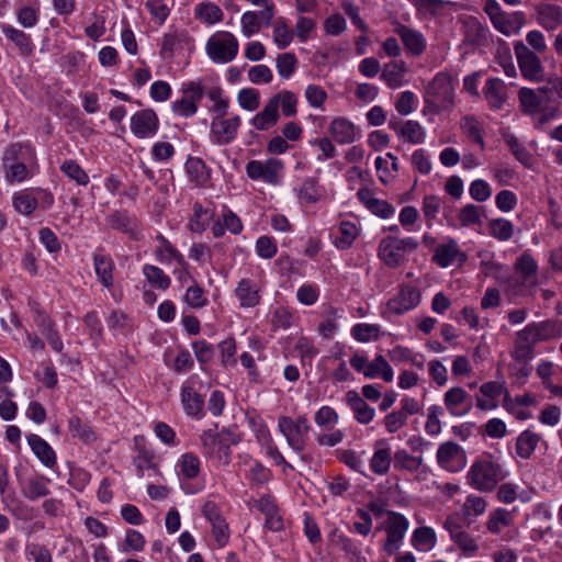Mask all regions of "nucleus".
Wrapping results in <instances>:
<instances>
[{
	"instance_id": "f257e3e1",
	"label": "nucleus",
	"mask_w": 562,
	"mask_h": 562,
	"mask_svg": "<svg viewBox=\"0 0 562 562\" xmlns=\"http://www.w3.org/2000/svg\"><path fill=\"white\" fill-rule=\"evenodd\" d=\"M297 103L299 98L294 92L281 90L268 100L263 109L250 120V124L258 131H267L278 123L279 109L285 117L295 116Z\"/></svg>"
},
{
	"instance_id": "f03ea898",
	"label": "nucleus",
	"mask_w": 562,
	"mask_h": 562,
	"mask_svg": "<svg viewBox=\"0 0 562 562\" xmlns=\"http://www.w3.org/2000/svg\"><path fill=\"white\" fill-rule=\"evenodd\" d=\"M505 476L501 464L491 454H484L473 462L467 474V480L475 490L491 492Z\"/></svg>"
},
{
	"instance_id": "7ed1b4c3",
	"label": "nucleus",
	"mask_w": 562,
	"mask_h": 562,
	"mask_svg": "<svg viewBox=\"0 0 562 562\" xmlns=\"http://www.w3.org/2000/svg\"><path fill=\"white\" fill-rule=\"evenodd\" d=\"M453 104L454 87L452 77L447 72H439L426 88L424 111L439 114L443 111H450Z\"/></svg>"
},
{
	"instance_id": "20e7f679",
	"label": "nucleus",
	"mask_w": 562,
	"mask_h": 562,
	"mask_svg": "<svg viewBox=\"0 0 562 562\" xmlns=\"http://www.w3.org/2000/svg\"><path fill=\"white\" fill-rule=\"evenodd\" d=\"M205 50L213 63L227 64L236 58L239 43L231 32L221 31L207 40Z\"/></svg>"
},
{
	"instance_id": "39448f33",
	"label": "nucleus",
	"mask_w": 562,
	"mask_h": 562,
	"mask_svg": "<svg viewBox=\"0 0 562 562\" xmlns=\"http://www.w3.org/2000/svg\"><path fill=\"white\" fill-rule=\"evenodd\" d=\"M418 243L412 238L387 236L380 241L379 258L390 268H396L405 261L406 252L414 251Z\"/></svg>"
},
{
	"instance_id": "423d86ee",
	"label": "nucleus",
	"mask_w": 562,
	"mask_h": 562,
	"mask_svg": "<svg viewBox=\"0 0 562 562\" xmlns=\"http://www.w3.org/2000/svg\"><path fill=\"white\" fill-rule=\"evenodd\" d=\"M555 87L551 81H547V85L538 88L537 90L529 89V110L531 108H538V111L532 112V119L535 124L542 125L558 112V106L550 105L551 99L555 95Z\"/></svg>"
},
{
	"instance_id": "0eeeda50",
	"label": "nucleus",
	"mask_w": 562,
	"mask_h": 562,
	"mask_svg": "<svg viewBox=\"0 0 562 562\" xmlns=\"http://www.w3.org/2000/svg\"><path fill=\"white\" fill-rule=\"evenodd\" d=\"M496 279L510 295H525L527 281V254H522L513 269L496 267Z\"/></svg>"
},
{
	"instance_id": "6e6552de",
	"label": "nucleus",
	"mask_w": 562,
	"mask_h": 562,
	"mask_svg": "<svg viewBox=\"0 0 562 562\" xmlns=\"http://www.w3.org/2000/svg\"><path fill=\"white\" fill-rule=\"evenodd\" d=\"M33 151L30 146L22 144L11 145L3 155V167L7 176H25L33 173L31 162Z\"/></svg>"
},
{
	"instance_id": "1a4fd4ad",
	"label": "nucleus",
	"mask_w": 562,
	"mask_h": 562,
	"mask_svg": "<svg viewBox=\"0 0 562 562\" xmlns=\"http://www.w3.org/2000/svg\"><path fill=\"white\" fill-rule=\"evenodd\" d=\"M409 522L407 518L396 512H387V520L385 522L386 540L383 550L389 554H395L402 546V541L408 530Z\"/></svg>"
},
{
	"instance_id": "9d476101",
	"label": "nucleus",
	"mask_w": 562,
	"mask_h": 562,
	"mask_svg": "<svg viewBox=\"0 0 562 562\" xmlns=\"http://www.w3.org/2000/svg\"><path fill=\"white\" fill-rule=\"evenodd\" d=\"M436 457L438 464L450 472H457L465 464V452L453 441L441 443L437 450Z\"/></svg>"
},
{
	"instance_id": "9b49d317",
	"label": "nucleus",
	"mask_w": 562,
	"mask_h": 562,
	"mask_svg": "<svg viewBox=\"0 0 562 562\" xmlns=\"http://www.w3.org/2000/svg\"><path fill=\"white\" fill-rule=\"evenodd\" d=\"M200 439L206 454L216 458L223 464L231 462V442L227 439L212 430L203 431Z\"/></svg>"
},
{
	"instance_id": "f8f14e48",
	"label": "nucleus",
	"mask_w": 562,
	"mask_h": 562,
	"mask_svg": "<svg viewBox=\"0 0 562 562\" xmlns=\"http://www.w3.org/2000/svg\"><path fill=\"white\" fill-rule=\"evenodd\" d=\"M158 127V116L151 109L137 111L131 117V131L138 138L153 137Z\"/></svg>"
},
{
	"instance_id": "ddd939ff",
	"label": "nucleus",
	"mask_w": 562,
	"mask_h": 562,
	"mask_svg": "<svg viewBox=\"0 0 562 562\" xmlns=\"http://www.w3.org/2000/svg\"><path fill=\"white\" fill-rule=\"evenodd\" d=\"M241 120L238 115L229 119H213L211 123V136L218 145H227L232 143L240 127Z\"/></svg>"
},
{
	"instance_id": "4468645a",
	"label": "nucleus",
	"mask_w": 562,
	"mask_h": 562,
	"mask_svg": "<svg viewBox=\"0 0 562 562\" xmlns=\"http://www.w3.org/2000/svg\"><path fill=\"white\" fill-rule=\"evenodd\" d=\"M419 302V290L413 285H403L398 294L395 297L389 300L386 306L389 312L401 315L416 307Z\"/></svg>"
},
{
	"instance_id": "2eb2a0df",
	"label": "nucleus",
	"mask_w": 562,
	"mask_h": 562,
	"mask_svg": "<svg viewBox=\"0 0 562 562\" xmlns=\"http://www.w3.org/2000/svg\"><path fill=\"white\" fill-rule=\"evenodd\" d=\"M443 403L452 416L467 415L473 407L472 396L460 386L448 390L443 396Z\"/></svg>"
},
{
	"instance_id": "dca6fc26",
	"label": "nucleus",
	"mask_w": 562,
	"mask_h": 562,
	"mask_svg": "<svg viewBox=\"0 0 562 562\" xmlns=\"http://www.w3.org/2000/svg\"><path fill=\"white\" fill-rule=\"evenodd\" d=\"M445 529L449 532L453 542L462 550L467 555L474 554L479 546L474 538L465 532L461 525L457 522L453 517H448L443 524Z\"/></svg>"
},
{
	"instance_id": "f3484780",
	"label": "nucleus",
	"mask_w": 562,
	"mask_h": 562,
	"mask_svg": "<svg viewBox=\"0 0 562 562\" xmlns=\"http://www.w3.org/2000/svg\"><path fill=\"white\" fill-rule=\"evenodd\" d=\"M359 201L374 215L387 218L394 214L395 209L385 200L375 198L374 191L368 187L358 190Z\"/></svg>"
},
{
	"instance_id": "a211bd4d",
	"label": "nucleus",
	"mask_w": 562,
	"mask_h": 562,
	"mask_svg": "<svg viewBox=\"0 0 562 562\" xmlns=\"http://www.w3.org/2000/svg\"><path fill=\"white\" fill-rule=\"evenodd\" d=\"M456 259L465 261L467 255L460 250L458 243L452 238L447 243L438 245L432 256V261L441 268L449 267Z\"/></svg>"
},
{
	"instance_id": "6ab92c4d",
	"label": "nucleus",
	"mask_w": 562,
	"mask_h": 562,
	"mask_svg": "<svg viewBox=\"0 0 562 562\" xmlns=\"http://www.w3.org/2000/svg\"><path fill=\"white\" fill-rule=\"evenodd\" d=\"M278 427L293 450L299 452L304 450L307 435L294 425V419L281 416L278 419Z\"/></svg>"
},
{
	"instance_id": "aec40b11",
	"label": "nucleus",
	"mask_w": 562,
	"mask_h": 562,
	"mask_svg": "<svg viewBox=\"0 0 562 562\" xmlns=\"http://www.w3.org/2000/svg\"><path fill=\"white\" fill-rule=\"evenodd\" d=\"M396 32L409 54L419 56L425 52L426 40L419 31L401 25Z\"/></svg>"
},
{
	"instance_id": "412c9836",
	"label": "nucleus",
	"mask_w": 562,
	"mask_h": 562,
	"mask_svg": "<svg viewBox=\"0 0 562 562\" xmlns=\"http://www.w3.org/2000/svg\"><path fill=\"white\" fill-rule=\"evenodd\" d=\"M93 266L101 284L106 289H111L113 286V271L115 268L113 259L109 255L94 252Z\"/></svg>"
},
{
	"instance_id": "4be33fe9",
	"label": "nucleus",
	"mask_w": 562,
	"mask_h": 562,
	"mask_svg": "<svg viewBox=\"0 0 562 562\" xmlns=\"http://www.w3.org/2000/svg\"><path fill=\"white\" fill-rule=\"evenodd\" d=\"M562 336V324L554 321H546L529 325V337L535 341H544Z\"/></svg>"
},
{
	"instance_id": "5701e85b",
	"label": "nucleus",
	"mask_w": 562,
	"mask_h": 562,
	"mask_svg": "<svg viewBox=\"0 0 562 562\" xmlns=\"http://www.w3.org/2000/svg\"><path fill=\"white\" fill-rule=\"evenodd\" d=\"M346 402L355 413L356 419L360 424H369L374 417V409L370 407L357 391L346 393Z\"/></svg>"
},
{
	"instance_id": "b1692460",
	"label": "nucleus",
	"mask_w": 562,
	"mask_h": 562,
	"mask_svg": "<svg viewBox=\"0 0 562 562\" xmlns=\"http://www.w3.org/2000/svg\"><path fill=\"white\" fill-rule=\"evenodd\" d=\"M181 403L188 415L198 418L203 416L204 398L192 386L181 387Z\"/></svg>"
},
{
	"instance_id": "393cba45",
	"label": "nucleus",
	"mask_w": 562,
	"mask_h": 562,
	"mask_svg": "<svg viewBox=\"0 0 562 562\" xmlns=\"http://www.w3.org/2000/svg\"><path fill=\"white\" fill-rule=\"evenodd\" d=\"M503 386L498 382L491 381L481 385L482 396L476 397V406L482 411H491L497 407V398L502 394Z\"/></svg>"
},
{
	"instance_id": "a878e982",
	"label": "nucleus",
	"mask_w": 562,
	"mask_h": 562,
	"mask_svg": "<svg viewBox=\"0 0 562 562\" xmlns=\"http://www.w3.org/2000/svg\"><path fill=\"white\" fill-rule=\"evenodd\" d=\"M537 21L548 31L562 25V9L553 4H541L536 8Z\"/></svg>"
},
{
	"instance_id": "bb28decb",
	"label": "nucleus",
	"mask_w": 562,
	"mask_h": 562,
	"mask_svg": "<svg viewBox=\"0 0 562 562\" xmlns=\"http://www.w3.org/2000/svg\"><path fill=\"white\" fill-rule=\"evenodd\" d=\"M329 132L339 144H350L356 139L355 125L344 117L333 120L329 125Z\"/></svg>"
},
{
	"instance_id": "cd10ccee",
	"label": "nucleus",
	"mask_w": 562,
	"mask_h": 562,
	"mask_svg": "<svg viewBox=\"0 0 562 562\" xmlns=\"http://www.w3.org/2000/svg\"><path fill=\"white\" fill-rule=\"evenodd\" d=\"M27 442L34 454L48 468L56 464V454L53 448L40 436L31 434L27 437Z\"/></svg>"
},
{
	"instance_id": "c85d7f7f",
	"label": "nucleus",
	"mask_w": 562,
	"mask_h": 562,
	"mask_svg": "<svg viewBox=\"0 0 562 562\" xmlns=\"http://www.w3.org/2000/svg\"><path fill=\"white\" fill-rule=\"evenodd\" d=\"M243 307H254L259 304V288L250 279H241L235 290Z\"/></svg>"
},
{
	"instance_id": "c756f323",
	"label": "nucleus",
	"mask_w": 562,
	"mask_h": 562,
	"mask_svg": "<svg viewBox=\"0 0 562 562\" xmlns=\"http://www.w3.org/2000/svg\"><path fill=\"white\" fill-rule=\"evenodd\" d=\"M514 369L521 375H527V329L517 333L512 352Z\"/></svg>"
},
{
	"instance_id": "7c9ffc66",
	"label": "nucleus",
	"mask_w": 562,
	"mask_h": 562,
	"mask_svg": "<svg viewBox=\"0 0 562 562\" xmlns=\"http://www.w3.org/2000/svg\"><path fill=\"white\" fill-rule=\"evenodd\" d=\"M247 176H278L282 172L283 164L278 158L266 161L251 160L247 164Z\"/></svg>"
},
{
	"instance_id": "2f4dec72",
	"label": "nucleus",
	"mask_w": 562,
	"mask_h": 562,
	"mask_svg": "<svg viewBox=\"0 0 562 562\" xmlns=\"http://www.w3.org/2000/svg\"><path fill=\"white\" fill-rule=\"evenodd\" d=\"M405 72L406 67L404 61L394 60L384 65L381 78L389 88L395 89L403 85Z\"/></svg>"
},
{
	"instance_id": "473e14b6",
	"label": "nucleus",
	"mask_w": 562,
	"mask_h": 562,
	"mask_svg": "<svg viewBox=\"0 0 562 562\" xmlns=\"http://www.w3.org/2000/svg\"><path fill=\"white\" fill-rule=\"evenodd\" d=\"M1 30L7 38L16 45L22 55L29 56L33 53L34 45L30 35L8 24L2 25Z\"/></svg>"
},
{
	"instance_id": "72a5a7b5",
	"label": "nucleus",
	"mask_w": 562,
	"mask_h": 562,
	"mask_svg": "<svg viewBox=\"0 0 562 562\" xmlns=\"http://www.w3.org/2000/svg\"><path fill=\"white\" fill-rule=\"evenodd\" d=\"M485 98L491 108L501 109L505 101V85L498 78H491L484 88Z\"/></svg>"
},
{
	"instance_id": "f704fd0d",
	"label": "nucleus",
	"mask_w": 562,
	"mask_h": 562,
	"mask_svg": "<svg viewBox=\"0 0 562 562\" xmlns=\"http://www.w3.org/2000/svg\"><path fill=\"white\" fill-rule=\"evenodd\" d=\"M488 29L475 19L464 24V42L470 45H481L487 41Z\"/></svg>"
},
{
	"instance_id": "c9c22d12",
	"label": "nucleus",
	"mask_w": 562,
	"mask_h": 562,
	"mask_svg": "<svg viewBox=\"0 0 562 562\" xmlns=\"http://www.w3.org/2000/svg\"><path fill=\"white\" fill-rule=\"evenodd\" d=\"M379 375L385 382L393 381V370L383 356H376L372 362H368L367 370L364 371V376L368 379H374Z\"/></svg>"
},
{
	"instance_id": "e433bc0d",
	"label": "nucleus",
	"mask_w": 562,
	"mask_h": 562,
	"mask_svg": "<svg viewBox=\"0 0 562 562\" xmlns=\"http://www.w3.org/2000/svg\"><path fill=\"white\" fill-rule=\"evenodd\" d=\"M195 16L206 24H215L223 20L224 13L222 9L211 2L203 1L195 7Z\"/></svg>"
},
{
	"instance_id": "4c0bfd02",
	"label": "nucleus",
	"mask_w": 562,
	"mask_h": 562,
	"mask_svg": "<svg viewBox=\"0 0 562 562\" xmlns=\"http://www.w3.org/2000/svg\"><path fill=\"white\" fill-rule=\"evenodd\" d=\"M156 239L160 243V247L157 248L155 255L160 262L176 260L181 266L187 265L183 256L165 238V236L158 234Z\"/></svg>"
},
{
	"instance_id": "58836bf2",
	"label": "nucleus",
	"mask_w": 562,
	"mask_h": 562,
	"mask_svg": "<svg viewBox=\"0 0 562 562\" xmlns=\"http://www.w3.org/2000/svg\"><path fill=\"white\" fill-rule=\"evenodd\" d=\"M108 225L124 233L133 234L137 228V221L126 212L116 211L108 216Z\"/></svg>"
},
{
	"instance_id": "ea45409f",
	"label": "nucleus",
	"mask_w": 562,
	"mask_h": 562,
	"mask_svg": "<svg viewBox=\"0 0 562 562\" xmlns=\"http://www.w3.org/2000/svg\"><path fill=\"white\" fill-rule=\"evenodd\" d=\"M494 27L502 34L509 36L517 34L524 26V18L503 14L493 22Z\"/></svg>"
},
{
	"instance_id": "a19ab883",
	"label": "nucleus",
	"mask_w": 562,
	"mask_h": 562,
	"mask_svg": "<svg viewBox=\"0 0 562 562\" xmlns=\"http://www.w3.org/2000/svg\"><path fill=\"white\" fill-rule=\"evenodd\" d=\"M49 480L45 476H36L30 479L23 488V495L30 501H36L40 497H45L49 494L47 484Z\"/></svg>"
},
{
	"instance_id": "79ce46f5",
	"label": "nucleus",
	"mask_w": 562,
	"mask_h": 562,
	"mask_svg": "<svg viewBox=\"0 0 562 562\" xmlns=\"http://www.w3.org/2000/svg\"><path fill=\"white\" fill-rule=\"evenodd\" d=\"M485 507L486 503L483 497L476 495L468 496L462 506V514L464 519L467 520V525H471L472 517L482 515L485 510Z\"/></svg>"
},
{
	"instance_id": "37998d69",
	"label": "nucleus",
	"mask_w": 562,
	"mask_h": 562,
	"mask_svg": "<svg viewBox=\"0 0 562 562\" xmlns=\"http://www.w3.org/2000/svg\"><path fill=\"white\" fill-rule=\"evenodd\" d=\"M358 235L357 226L348 221H344L339 225L338 235L335 236V245L340 249L350 247Z\"/></svg>"
},
{
	"instance_id": "c03bdc74",
	"label": "nucleus",
	"mask_w": 562,
	"mask_h": 562,
	"mask_svg": "<svg viewBox=\"0 0 562 562\" xmlns=\"http://www.w3.org/2000/svg\"><path fill=\"white\" fill-rule=\"evenodd\" d=\"M213 214L209 209H204L200 203L193 205V217L190 220L189 227L194 233H202L209 225Z\"/></svg>"
},
{
	"instance_id": "a18cd8bd",
	"label": "nucleus",
	"mask_w": 562,
	"mask_h": 562,
	"mask_svg": "<svg viewBox=\"0 0 562 562\" xmlns=\"http://www.w3.org/2000/svg\"><path fill=\"white\" fill-rule=\"evenodd\" d=\"M412 544L418 550L430 549L436 544V533L430 527H419L414 530Z\"/></svg>"
},
{
	"instance_id": "49530a36",
	"label": "nucleus",
	"mask_w": 562,
	"mask_h": 562,
	"mask_svg": "<svg viewBox=\"0 0 562 562\" xmlns=\"http://www.w3.org/2000/svg\"><path fill=\"white\" fill-rule=\"evenodd\" d=\"M325 194L324 189L318 186L315 178L307 179L302 186L299 196L304 203H315Z\"/></svg>"
},
{
	"instance_id": "de8ad7c7",
	"label": "nucleus",
	"mask_w": 562,
	"mask_h": 562,
	"mask_svg": "<svg viewBox=\"0 0 562 562\" xmlns=\"http://www.w3.org/2000/svg\"><path fill=\"white\" fill-rule=\"evenodd\" d=\"M278 74L283 79H289L297 68V58L293 53H283L276 59Z\"/></svg>"
},
{
	"instance_id": "09e8293b",
	"label": "nucleus",
	"mask_w": 562,
	"mask_h": 562,
	"mask_svg": "<svg viewBox=\"0 0 562 562\" xmlns=\"http://www.w3.org/2000/svg\"><path fill=\"white\" fill-rule=\"evenodd\" d=\"M401 138L411 144H423L426 138V132L419 122L408 120L405 122V127Z\"/></svg>"
},
{
	"instance_id": "8fccbe9b",
	"label": "nucleus",
	"mask_w": 562,
	"mask_h": 562,
	"mask_svg": "<svg viewBox=\"0 0 562 562\" xmlns=\"http://www.w3.org/2000/svg\"><path fill=\"white\" fill-rule=\"evenodd\" d=\"M143 273L156 288L160 290H167L170 285V278L165 274V272L153 265H145L143 268Z\"/></svg>"
},
{
	"instance_id": "3c124183",
	"label": "nucleus",
	"mask_w": 562,
	"mask_h": 562,
	"mask_svg": "<svg viewBox=\"0 0 562 562\" xmlns=\"http://www.w3.org/2000/svg\"><path fill=\"white\" fill-rule=\"evenodd\" d=\"M188 40V35L186 32H170L164 35L161 42V55L164 57H172L175 50L180 46V44Z\"/></svg>"
},
{
	"instance_id": "603ef678",
	"label": "nucleus",
	"mask_w": 562,
	"mask_h": 562,
	"mask_svg": "<svg viewBox=\"0 0 562 562\" xmlns=\"http://www.w3.org/2000/svg\"><path fill=\"white\" fill-rule=\"evenodd\" d=\"M352 337L360 342L376 340L380 336V326L373 324H357L351 329Z\"/></svg>"
},
{
	"instance_id": "864d4df0",
	"label": "nucleus",
	"mask_w": 562,
	"mask_h": 562,
	"mask_svg": "<svg viewBox=\"0 0 562 562\" xmlns=\"http://www.w3.org/2000/svg\"><path fill=\"white\" fill-rule=\"evenodd\" d=\"M13 205L16 211L23 214H31L37 206V198L33 190L23 191L14 196Z\"/></svg>"
},
{
	"instance_id": "5fc2aeb1",
	"label": "nucleus",
	"mask_w": 562,
	"mask_h": 562,
	"mask_svg": "<svg viewBox=\"0 0 562 562\" xmlns=\"http://www.w3.org/2000/svg\"><path fill=\"white\" fill-rule=\"evenodd\" d=\"M237 101L244 110L255 111L260 105V93L254 88H244L239 90Z\"/></svg>"
},
{
	"instance_id": "6e6d98bb",
	"label": "nucleus",
	"mask_w": 562,
	"mask_h": 562,
	"mask_svg": "<svg viewBox=\"0 0 562 562\" xmlns=\"http://www.w3.org/2000/svg\"><path fill=\"white\" fill-rule=\"evenodd\" d=\"M391 464V450L390 448H381L375 450L371 461L370 467L372 471L376 474H385L387 473Z\"/></svg>"
},
{
	"instance_id": "4d7b16f0",
	"label": "nucleus",
	"mask_w": 562,
	"mask_h": 562,
	"mask_svg": "<svg viewBox=\"0 0 562 562\" xmlns=\"http://www.w3.org/2000/svg\"><path fill=\"white\" fill-rule=\"evenodd\" d=\"M178 464L181 474L187 479H194L200 473V460L195 454L191 452L182 454Z\"/></svg>"
},
{
	"instance_id": "13d9d810",
	"label": "nucleus",
	"mask_w": 562,
	"mask_h": 562,
	"mask_svg": "<svg viewBox=\"0 0 562 562\" xmlns=\"http://www.w3.org/2000/svg\"><path fill=\"white\" fill-rule=\"evenodd\" d=\"M69 430L74 437H78L85 442H90L95 439L94 432L91 427L81 422L77 416H72L68 422Z\"/></svg>"
},
{
	"instance_id": "bf43d9fd",
	"label": "nucleus",
	"mask_w": 562,
	"mask_h": 562,
	"mask_svg": "<svg viewBox=\"0 0 562 562\" xmlns=\"http://www.w3.org/2000/svg\"><path fill=\"white\" fill-rule=\"evenodd\" d=\"M394 467L407 471H416L422 464L420 457L411 456L406 450H398L394 453Z\"/></svg>"
},
{
	"instance_id": "052dcab7",
	"label": "nucleus",
	"mask_w": 562,
	"mask_h": 562,
	"mask_svg": "<svg viewBox=\"0 0 562 562\" xmlns=\"http://www.w3.org/2000/svg\"><path fill=\"white\" fill-rule=\"evenodd\" d=\"M490 234L498 240H508L513 235V224L504 218L492 220Z\"/></svg>"
},
{
	"instance_id": "680f3d73",
	"label": "nucleus",
	"mask_w": 562,
	"mask_h": 562,
	"mask_svg": "<svg viewBox=\"0 0 562 562\" xmlns=\"http://www.w3.org/2000/svg\"><path fill=\"white\" fill-rule=\"evenodd\" d=\"M184 301L194 308H200L206 305L207 300L204 296L203 289L196 283L195 280H192V284L188 288Z\"/></svg>"
},
{
	"instance_id": "e2e57ef3",
	"label": "nucleus",
	"mask_w": 562,
	"mask_h": 562,
	"mask_svg": "<svg viewBox=\"0 0 562 562\" xmlns=\"http://www.w3.org/2000/svg\"><path fill=\"white\" fill-rule=\"evenodd\" d=\"M461 127L464 134L475 144H477L481 148H483V137L481 134V127L479 122L471 116H465L462 119Z\"/></svg>"
},
{
	"instance_id": "0e129e2a",
	"label": "nucleus",
	"mask_w": 562,
	"mask_h": 562,
	"mask_svg": "<svg viewBox=\"0 0 562 562\" xmlns=\"http://www.w3.org/2000/svg\"><path fill=\"white\" fill-rule=\"evenodd\" d=\"M441 207L440 199L436 195H426L423 200V214L426 218L427 225L430 227L432 221L437 217Z\"/></svg>"
},
{
	"instance_id": "69168bd1",
	"label": "nucleus",
	"mask_w": 562,
	"mask_h": 562,
	"mask_svg": "<svg viewBox=\"0 0 562 562\" xmlns=\"http://www.w3.org/2000/svg\"><path fill=\"white\" fill-rule=\"evenodd\" d=\"M241 32L245 37H250L261 29V22L258 21L256 11H246L240 19Z\"/></svg>"
},
{
	"instance_id": "338daca9",
	"label": "nucleus",
	"mask_w": 562,
	"mask_h": 562,
	"mask_svg": "<svg viewBox=\"0 0 562 562\" xmlns=\"http://www.w3.org/2000/svg\"><path fill=\"white\" fill-rule=\"evenodd\" d=\"M305 98L312 108L319 109L327 100V92L317 85H310L305 89Z\"/></svg>"
},
{
	"instance_id": "774afa93",
	"label": "nucleus",
	"mask_w": 562,
	"mask_h": 562,
	"mask_svg": "<svg viewBox=\"0 0 562 562\" xmlns=\"http://www.w3.org/2000/svg\"><path fill=\"white\" fill-rule=\"evenodd\" d=\"M248 78L252 83H269L273 79L271 69L266 65L252 66L248 70Z\"/></svg>"
}]
</instances>
